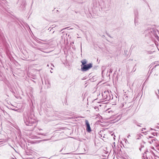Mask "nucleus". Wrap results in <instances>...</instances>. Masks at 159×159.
<instances>
[{"label":"nucleus","mask_w":159,"mask_h":159,"mask_svg":"<svg viewBox=\"0 0 159 159\" xmlns=\"http://www.w3.org/2000/svg\"><path fill=\"white\" fill-rule=\"evenodd\" d=\"M92 67V65L91 63H89L87 65H85L83 66V67H81V69L83 71H86Z\"/></svg>","instance_id":"obj_1"},{"label":"nucleus","mask_w":159,"mask_h":159,"mask_svg":"<svg viewBox=\"0 0 159 159\" xmlns=\"http://www.w3.org/2000/svg\"><path fill=\"white\" fill-rule=\"evenodd\" d=\"M85 123L86 125L87 131L88 132H90L91 131V129L88 121L87 120H86Z\"/></svg>","instance_id":"obj_2"},{"label":"nucleus","mask_w":159,"mask_h":159,"mask_svg":"<svg viewBox=\"0 0 159 159\" xmlns=\"http://www.w3.org/2000/svg\"><path fill=\"white\" fill-rule=\"evenodd\" d=\"M81 62L82 64V65H81V66L82 67V66L86 65L87 63V61L86 59H84L81 61Z\"/></svg>","instance_id":"obj_3"}]
</instances>
